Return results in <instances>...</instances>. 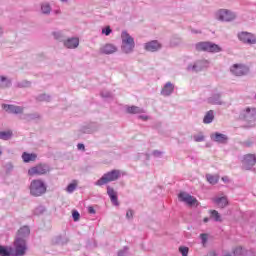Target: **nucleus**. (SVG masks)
<instances>
[{
  "label": "nucleus",
  "instance_id": "e433bc0d",
  "mask_svg": "<svg viewBox=\"0 0 256 256\" xmlns=\"http://www.w3.org/2000/svg\"><path fill=\"white\" fill-rule=\"evenodd\" d=\"M234 255H242L243 253V247L241 246H237L234 250H233Z\"/></svg>",
  "mask_w": 256,
  "mask_h": 256
},
{
  "label": "nucleus",
  "instance_id": "dca6fc26",
  "mask_svg": "<svg viewBox=\"0 0 256 256\" xmlns=\"http://www.w3.org/2000/svg\"><path fill=\"white\" fill-rule=\"evenodd\" d=\"M213 202L219 209H225L227 205H229V200L227 199V196H222V197H216L213 199Z\"/></svg>",
  "mask_w": 256,
  "mask_h": 256
},
{
  "label": "nucleus",
  "instance_id": "423d86ee",
  "mask_svg": "<svg viewBox=\"0 0 256 256\" xmlns=\"http://www.w3.org/2000/svg\"><path fill=\"white\" fill-rule=\"evenodd\" d=\"M240 119L244 121L253 122L256 121V108L255 107H247L240 113Z\"/></svg>",
  "mask_w": 256,
  "mask_h": 256
},
{
  "label": "nucleus",
  "instance_id": "3c124183",
  "mask_svg": "<svg viewBox=\"0 0 256 256\" xmlns=\"http://www.w3.org/2000/svg\"><path fill=\"white\" fill-rule=\"evenodd\" d=\"M3 32L1 31V28H0V35L2 34Z\"/></svg>",
  "mask_w": 256,
  "mask_h": 256
},
{
  "label": "nucleus",
  "instance_id": "f704fd0d",
  "mask_svg": "<svg viewBox=\"0 0 256 256\" xmlns=\"http://www.w3.org/2000/svg\"><path fill=\"white\" fill-rule=\"evenodd\" d=\"M76 188H77V183H71L67 187V192L73 193V191H75Z\"/></svg>",
  "mask_w": 256,
  "mask_h": 256
},
{
  "label": "nucleus",
  "instance_id": "2eb2a0df",
  "mask_svg": "<svg viewBox=\"0 0 256 256\" xmlns=\"http://www.w3.org/2000/svg\"><path fill=\"white\" fill-rule=\"evenodd\" d=\"M208 67V60H199L192 66V68L190 66L188 69H192V71H195L197 73L199 71H203V69H207Z\"/></svg>",
  "mask_w": 256,
  "mask_h": 256
},
{
  "label": "nucleus",
  "instance_id": "4be33fe9",
  "mask_svg": "<svg viewBox=\"0 0 256 256\" xmlns=\"http://www.w3.org/2000/svg\"><path fill=\"white\" fill-rule=\"evenodd\" d=\"M174 89H175V86H173V84H171V82H168V83H166V85L162 89L161 93L165 97H167V96L171 95V93H173Z\"/></svg>",
  "mask_w": 256,
  "mask_h": 256
},
{
  "label": "nucleus",
  "instance_id": "8fccbe9b",
  "mask_svg": "<svg viewBox=\"0 0 256 256\" xmlns=\"http://www.w3.org/2000/svg\"><path fill=\"white\" fill-rule=\"evenodd\" d=\"M3 153V151L1 150V148H0V155Z\"/></svg>",
  "mask_w": 256,
  "mask_h": 256
},
{
  "label": "nucleus",
  "instance_id": "6e6552de",
  "mask_svg": "<svg viewBox=\"0 0 256 256\" xmlns=\"http://www.w3.org/2000/svg\"><path fill=\"white\" fill-rule=\"evenodd\" d=\"M238 39L246 45H256V36L251 32L238 33Z\"/></svg>",
  "mask_w": 256,
  "mask_h": 256
},
{
  "label": "nucleus",
  "instance_id": "20e7f679",
  "mask_svg": "<svg viewBox=\"0 0 256 256\" xmlns=\"http://www.w3.org/2000/svg\"><path fill=\"white\" fill-rule=\"evenodd\" d=\"M51 171V168L47 164H38L28 169L29 177H39L41 175H47Z\"/></svg>",
  "mask_w": 256,
  "mask_h": 256
},
{
  "label": "nucleus",
  "instance_id": "de8ad7c7",
  "mask_svg": "<svg viewBox=\"0 0 256 256\" xmlns=\"http://www.w3.org/2000/svg\"><path fill=\"white\" fill-rule=\"evenodd\" d=\"M118 256H125V253H124L123 251H120V252L118 253Z\"/></svg>",
  "mask_w": 256,
  "mask_h": 256
},
{
  "label": "nucleus",
  "instance_id": "cd10ccee",
  "mask_svg": "<svg viewBox=\"0 0 256 256\" xmlns=\"http://www.w3.org/2000/svg\"><path fill=\"white\" fill-rule=\"evenodd\" d=\"M210 105H222L221 96L219 94L212 96L209 99Z\"/></svg>",
  "mask_w": 256,
  "mask_h": 256
},
{
  "label": "nucleus",
  "instance_id": "4468645a",
  "mask_svg": "<svg viewBox=\"0 0 256 256\" xmlns=\"http://www.w3.org/2000/svg\"><path fill=\"white\" fill-rule=\"evenodd\" d=\"M146 51H150V53H155V51H159L161 49V43L157 40H152L144 45Z\"/></svg>",
  "mask_w": 256,
  "mask_h": 256
},
{
  "label": "nucleus",
  "instance_id": "4c0bfd02",
  "mask_svg": "<svg viewBox=\"0 0 256 256\" xmlns=\"http://www.w3.org/2000/svg\"><path fill=\"white\" fill-rule=\"evenodd\" d=\"M72 216H73L74 221H79V218L81 217V215L79 214V212H77V210H74L72 212Z\"/></svg>",
  "mask_w": 256,
  "mask_h": 256
},
{
  "label": "nucleus",
  "instance_id": "09e8293b",
  "mask_svg": "<svg viewBox=\"0 0 256 256\" xmlns=\"http://www.w3.org/2000/svg\"><path fill=\"white\" fill-rule=\"evenodd\" d=\"M60 1H62L64 3V2H67L68 0H60Z\"/></svg>",
  "mask_w": 256,
  "mask_h": 256
},
{
  "label": "nucleus",
  "instance_id": "39448f33",
  "mask_svg": "<svg viewBox=\"0 0 256 256\" xmlns=\"http://www.w3.org/2000/svg\"><path fill=\"white\" fill-rule=\"evenodd\" d=\"M196 51H207L208 53H219L221 48L219 45L211 42H200L196 44Z\"/></svg>",
  "mask_w": 256,
  "mask_h": 256
},
{
  "label": "nucleus",
  "instance_id": "c85d7f7f",
  "mask_svg": "<svg viewBox=\"0 0 256 256\" xmlns=\"http://www.w3.org/2000/svg\"><path fill=\"white\" fill-rule=\"evenodd\" d=\"M11 137H13V131L11 130L0 132V139L3 141H8V139H11Z\"/></svg>",
  "mask_w": 256,
  "mask_h": 256
},
{
  "label": "nucleus",
  "instance_id": "c03bdc74",
  "mask_svg": "<svg viewBox=\"0 0 256 256\" xmlns=\"http://www.w3.org/2000/svg\"><path fill=\"white\" fill-rule=\"evenodd\" d=\"M54 37L55 39H59V37H61V33H54Z\"/></svg>",
  "mask_w": 256,
  "mask_h": 256
},
{
  "label": "nucleus",
  "instance_id": "c9c22d12",
  "mask_svg": "<svg viewBox=\"0 0 256 256\" xmlns=\"http://www.w3.org/2000/svg\"><path fill=\"white\" fill-rule=\"evenodd\" d=\"M180 253L182 256H187L189 255V248L188 247H180L179 248Z\"/></svg>",
  "mask_w": 256,
  "mask_h": 256
},
{
  "label": "nucleus",
  "instance_id": "37998d69",
  "mask_svg": "<svg viewBox=\"0 0 256 256\" xmlns=\"http://www.w3.org/2000/svg\"><path fill=\"white\" fill-rule=\"evenodd\" d=\"M222 181L224 183H229V177H227V176L222 177Z\"/></svg>",
  "mask_w": 256,
  "mask_h": 256
},
{
  "label": "nucleus",
  "instance_id": "c756f323",
  "mask_svg": "<svg viewBox=\"0 0 256 256\" xmlns=\"http://www.w3.org/2000/svg\"><path fill=\"white\" fill-rule=\"evenodd\" d=\"M209 213H210L211 219H214V221H216V222L222 221L221 214H219V212L217 210H210Z\"/></svg>",
  "mask_w": 256,
  "mask_h": 256
},
{
  "label": "nucleus",
  "instance_id": "0eeeda50",
  "mask_svg": "<svg viewBox=\"0 0 256 256\" xmlns=\"http://www.w3.org/2000/svg\"><path fill=\"white\" fill-rule=\"evenodd\" d=\"M15 256L25 255L27 251V242L25 239L16 238L14 241Z\"/></svg>",
  "mask_w": 256,
  "mask_h": 256
},
{
  "label": "nucleus",
  "instance_id": "9b49d317",
  "mask_svg": "<svg viewBox=\"0 0 256 256\" xmlns=\"http://www.w3.org/2000/svg\"><path fill=\"white\" fill-rule=\"evenodd\" d=\"M219 21H233L235 19V14L229 10H220L217 13Z\"/></svg>",
  "mask_w": 256,
  "mask_h": 256
},
{
  "label": "nucleus",
  "instance_id": "ddd939ff",
  "mask_svg": "<svg viewBox=\"0 0 256 256\" xmlns=\"http://www.w3.org/2000/svg\"><path fill=\"white\" fill-rule=\"evenodd\" d=\"M245 169H249L250 167H253L256 164V156L255 154H247L244 156L242 161Z\"/></svg>",
  "mask_w": 256,
  "mask_h": 256
},
{
  "label": "nucleus",
  "instance_id": "a19ab883",
  "mask_svg": "<svg viewBox=\"0 0 256 256\" xmlns=\"http://www.w3.org/2000/svg\"><path fill=\"white\" fill-rule=\"evenodd\" d=\"M88 213H90L91 215H95V208H93V206H89Z\"/></svg>",
  "mask_w": 256,
  "mask_h": 256
},
{
  "label": "nucleus",
  "instance_id": "49530a36",
  "mask_svg": "<svg viewBox=\"0 0 256 256\" xmlns=\"http://www.w3.org/2000/svg\"><path fill=\"white\" fill-rule=\"evenodd\" d=\"M140 119H144V121H147L148 117L147 116H140Z\"/></svg>",
  "mask_w": 256,
  "mask_h": 256
},
{
  "label": "nucleus",
  "instance_id": "f257e3e1",
  "mask_svg": "<svg viewBox=\"0 0 256 256\" xmlns=\"http://www.w3.org/2000/svg\"><path fill=\"white\" fill-rule=\"evenodd\" d=\"M29 190L32 197H41L47 193V185L42 179H34L30 183Z\"/></svg>",
  "mask_w": 256,
  "mask_h": 256
},
{
  "label": "nucleus",
  "instance_id": "f8f14e48",
  "mask_svg": "<svg viewBox=\"0 0 256 256\" xmlns=\"http://www.w3.org/2000/svg\"><path fill=\"white\" fill-rule=\"evenodd\" d=\"M2 109H5L7 113H12L14 115L23 113V107L11 104H2Z\"/></svg>",
  "mask_w": 256,
  "mask_h": 256
},
{
  "label": "nucleus",
  "instance_id": "a878e982",
  "mask_svg": "<svg viewBox=\"0 0 256 256\" xmlns=\"http://www.w3.org/2000/svg\"><path fill=\"white\" fill-rule=\"evenodd\" d=\"M126 111H127V113H130L132 115L139 114V113H145V110H143L142 108H139L137 106H129Z\"/></svg>",
  "mask_w": 256,
  "mask_h": 256
},
{
  "label": "nucleus",
  "instance_id": "412c9836",
  "mask_svg": "<svg viewBox=\"0 0 256 256\" xmlns=\"http://www.w3.org/2000/svg\"><path fill=\"white\" fill-rule=\"evenodd\" d=\"M213 141H216V143H227V136L225 134H221L219 132H216L212 135Z\"/></svg>",
  "mask_w": 256,
  "mask_h": 256
},
{
  "label": "nucleus",
  "instance_id": "72a5a7b5",
  "mask_svg": "<svg viewBox=\"0 0 256 256\" xmlns=\"http://www.w3.org/2000/svg\"><path fill=\"white\" fill-rule=\"evenodd\" d=\"M194 141L197 143H201V141H205V136L203 134L194 135Z\"/></svg>",
  "mask_w": 256,
  "mask_h": 256
},
{
  "label": "nucleus",
  "instance_id": "9d476101",
  "mask_svg": "<svg viewBox=\"0 0 256 256\" xmlns=\"http://www.w3.org/2000/svg\"><path fill=\"white\" fill-rule=\"evenodd\" d=\"M231 73L233 75H236L237 77H241L243 75H247L249 73V67L243 65V64H234L231 69Z\"/></svg>",
  "mask_w": 256,
  "mask_h": 256
},
{
  "label": "nucleus",
  "instance_id": "a18cd8bd",
  "mask_svg": "<svg viewBox=\"0 0 256 256\" xmlns=\"http://www.w3.org/2000/svg\"><path fill=\"white\" fill-rule=\"evenodd\" d=\"M203 222H204V223H209V218L205 217V218L203 219Z\"/></svg>",
  "mask_w": 256,
  "mask_h": 256
},
{
  "label": "nucleus",
  "instance_id": "ea45409f",
  "mask_svg": "<svg viewBox=\"0 0 256 256\" xmlns=\"http://www.w3.org/2000/svg\"><path fill=\"white\" fill-rule=\"evenodd\" d=\"M127 219H133V210H128L126 213Z\"/></svg>",
  "mask_w": 256,
  "mask_h": 256
},
{
  "label": "nucleus",
  "instance_id": "bb28decb",
  "mask_svg": "<svg viewBox=\"0 0 256 256\" xmlns=\"http://www.w3.org/2000/svg\"><path fill=\"white\" fill-rule=\"evenodd\" d=\"M11 86V80L5 76H0V89H5Z\"/></svg>",
  "mask_w": 256,
  "mask_h": 256
},
{
  "label": "nucleus",
  "instance_id": "79ce46f5",
  "mask_svg": "<svg viewBox=\"0 0 256 256\" xmlns=\"http://www.w3.org/2000/svg\"><path fill=\"white\" fill-rule=\"evenodd\" d=\"M79 150L85 151V145L84 144H78L77 145Z\"/></svg>",
  "mask_w": 256,
  "mask_h": 256
},
{
  "label": "nucleus",
  "instance_id": "6ab92c4d",
  "mask_svg": "<svg viewBox=\"0 0 256 256\" xmlns=\"http://www.w3.org/2000/svg\"><path fill=\"white\" fill-rule=\"evenodd\" d=\"M64 46L67 49H77L79 47V38H70L64 42Z\"/></svg>",
  "mask_w": 256,
  "mask_h": 256
},
{
  "label": "nucleus",
  "instance_id": "f3484780",
  "mask_svg": "<svg viewBox=\"0 0 256 256\" xmlns=\"http://www.w3.org/2000/svg\"><path fill=\"white\" fill-rule=\"evenodd\" d=\"M107 194L110 197V200L113 203V205L119 206V199L117 197V192H115V189L108 186Z\"/></svg>",
  "mask_w": 256,
  "mask_h": 256
},
{
  "label": "nucleus",
  "instance_id": "473e14b6",
  "mask_svg": "<svg viewBox=\"0 0 256 256\" xmlns=\"http://www.w3.org/2000/svg\"><path fill=\"white\" fill-rule=\"evenodd\" d=\"M200 239L202 241L203 247H205V245H207V241L209 239V236L207 234H200Z\"/></svg>",
  "mask_w": 256,
  "mask_h": 256
},
{
  "label": "nucleus",
  "instance_id": "7ed1b4c3",
  "mask_svg": "<svg viewBox=\"0 0 256 256\" xmlns=\"http://www.w3.org/2000/svg\"><path fill=\"white\" fill-rule=\"evenodd\" d=\"M121 39L123 53H133V49H135V39L126 31L122 32Z\"/></svg>",
  "mask_w": 256,
  "mask_h": 256
},
{
  "label": "nucleus",
  "instance_id": "1a4fd4ad",
  "mask_svg": "<svg viewBox=\"0 0 256 256\" xmlns=\"http://www.w3.org/2000/svg\"><path fill=\"white\" fill-rule=\"evenodd\" d=\"M180 201H183V203H186L189 207H197L199 205V201H197V198L191 196V194H188L186 192H181L178 195Z\"/></svg>",
  "mask_w": 256,
  "mask_h": 256
},
{
  "label": "nucleus",
  "instance_id": "7c9ffc66",
  "mask_svg": "<svg viewBox=\"0 0 256 256\" xmlns=\"http://www.w3.org/2000/svg\"><path fill=\"white\" fill-rule=\"evenodd\" d=\"M0 256H11V248L7 249V247L0 245Z\"/></svg>",
  "mask_w": 256,
  "mask_h": 256
},
{
  "label": "nucleus",
  "instance_id": "f03ea898",
  "mask_svg": "<svg viewBox=\"0 0 256 256\" xmlns=\"http://www.w3.org/2000/svg\"><path fill=\"white\" fill-rule=\"evenodd\" d=\"M119 177H121V171L112 170L110 172L105 173L99 180H97L95 185H97L98 187H101L103 185H107V183L117 181Z\"/></svg>",
  "mask_w": 256,
  "mask_h": 256
},
{
  "label": "nucleus",
  "instance_id": "2f4dec72",
  "mask_svg": "<svg viewBox=\"0 0 256 256\" xmlns=\"http://www.w3.org/2000/svg\"><path fill=\"white\" fill-rule=\"evenodd\" d=\"M41 10L44 15H49L51 13V6L49 4H42Z\"/></svg>",
  "mask_w": 256,
  "mask_h": 256
},
{
  "label": "nucleus",
  "instance_id": "393cba45",
  "mask_svg": "<svg viewBox=\"0 0 256 256\" xmlns=\"http://www.w3.org/2000/svg\"><path fill=\"white\" fill-rule=\"evenodd\" d=\"M213 119H215V114L213 113V110H210L205 114L203 123L209 125V123H213Z\"/></svg>",
  "mask_w": 256,
  "mask_h": 256
},
{
  "label": "nucleus",
  "instance_id": "58836bf2",
  "mask_svg": "<svg viewBox=\"0 0 256 256\" xmlns=\"http://www.w3.org/2000/svg\"><path fill=\"white\" fill-rule=\"evenodd\" d=\"M102 33L104 35H111V27H106L105 29L102 30Z\"/></svg>",
  "mask_w": 256,
  "mask_h": 256
},
{
  "label": "nucleus",
  "instance_id": "a211bd4d",
  "mask_svg": "<svg viewBox=\"0 0 256 256\" xmlns=\"http://www.w3.org/2000/svg\"><path fill=\"white\" fill-rule=\"evenodd\" d=\"M30 233L31 230L29 229V226H23L18 230L16 239H25L26 237H29Z\"/></svg>",
  "mask_w": 256,
  "mask_h": 256
},
{
  "label": "nucleus",
  "instance_id": "5701e85b",
  "mask_svg": "<svg viewBox=\"0 0 256 256\" xmlns=\"http://www.w3.org/2000/svg\"><path fill=\"white\" fill-rule=\"evenodd\" d=\"M22 159L24 163H30V161H35L37 159V154L24 152L22 154Z\"/></svg>",
  "mask_w": 256,
  "mask_h": 256
},
{
  "label": "nucleus",
  "instance_id": "aec40b11",
  "mask_svg": "<svg viewBox=\"0 0 256 256\" xmlns=\"http://www.w3.org/2000/svg\"><path fill=\"white\" fill-rule=\"evenodd\" d=\"M101 53H104L105 55H112V53H117V47L113 44H105L101 48Z\"/></svg>",
  "mask_w": 256,
  "mask_h": 256
},
{
  "label": "nucleus",
  "instance_id": "b1692460",
  "mask_svg": "<svg viewBox=\"0 0 256 256\" xmlns=\"http://www.w3.org/2000/svg\"><path fill=\"white\" fill-rule=\"evenodd\" d=\"M206 179L210 185H217L219 183V174H207Z\"/></svg>",
  "mask_w": 256,
  "mask_h": 256
}]
</instances>
